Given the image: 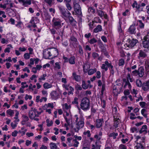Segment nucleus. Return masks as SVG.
I'll list each match as a JSON object with an SVG mask.
<instances>
[{"label": "nucleus", "instance_id": "f257e3e1", "mask_svg": "<svg viewBox=\"0 0 149 149\" xmlns=\"http://www.w3.org/2000/svg\"><path fill=\"white\" fill-rule=\"evenodd\" d=\"M58 55V51L56 48L47 49L43 51V57L46 59L52 58Z\"/></svg>", "mask_w": 149, "mask_h": 149}, {"label": "nucleus", "instance_id": "f03ea898", "mask_svg": "<svg viewBox=\"0 0 149 149\" xmlns=\"http://www.w3.org/2000/svg\"><path fill=\"white\" fill-rule=\"evenodd\" d=\"M81 108L84 111H86L90 108V102L89 99L86 97L82 98L80 103Z\"/></svg>", "mask_w": 149, "mask_h": 149}, {"label": "nucleus", "instance_id": "7ed1b4c3", "mask_svg": "<svg viewBox=\"0 0 149 149\" xmlns=\"http://www.w3.org/2000/svg\"><path fill=\"white\" fill-rule=\"evenodd\" d=\"M40 113H38V111L35 108H32L31 110L29 111V116L31 119L38 121L39 119L37 117H39Z\"/></svg>", "mask_w": 149, "mask_h": 149}, {"label": "nucleus", "instance_id": "20e7f679", "mask_svg": "<svg viewBox=\"0 0 149 149\" xmlns=\"http://www.w3.org/2000/svg\"><path fill=\"white\" fill-rule=\"evenodd\" d=\"M74 117L76 118L75 120L76 126L78 129L77 131L75 130V131L77 132L79 129L82 128L84 126V118L81 115L79 116V118L77 115H75Z\"/></svg>", "mask_w": 149, "mask_h": 149}, {"label": "nucleus", "instance_id": "39448f33", "mask_svg": "<svg viewBox=\"0 0 149 149\" xmlns=\"http://www.w3.org/2000/svg\"><path fill=\"white\" fill-rule=\"evenodd\" d=\"M61 21L59 18L54 17L52 21V26L57 30L62 27Z\"/></svg>", "mask_w": 149, "mask_h": 149}, {"label": "nucleus", "instance_id": "423d86ee", "mask_svg": "<svg viewBox=\"0 0 149 149\" xmlns=\"http://www.w3.org/2000/svg\"><path fill=\"white\" fill-rule=\"evenodd\" d=\"M138 42V40L136 39H133L131 40L130 39H128L127 42L124 44V46L126 48H131L134 47Z\"/></svg>", "mask_w": 149, "mask_h": 149}, {"label": "nucleus", "instance_id": "0eeeda50", "mask_svg": "<svg viewBox=\"0 0 149 149\" xmlns=\"http://www.w3.org/2000/svg\"><path fill=\"white\" fill-rule=\"evenodd\" d=\"M74 10L77 15H80L81 14V7L77 0H74Z\"/></svg>", "mask_w": 149, "mask_h": 149}, {"label": "nucleus", "instance_id": "6e6552de", "mask_svg": "<svg viewBox=\"0 0 149 149\" xmlns=\"http://www.w3.org/2000/svg\"><path fill=\"white\" fill-rule=\"evenodd\" d=\"M61 93L59 92L54 91L51 92L50 95L52 99L56 100L59 97Z\"/></svg>", "mask_w": 149, "mask_h": 149}, {"label": "nucleus", "instance_id": "1a4fd4ad", "mask_svg": "<svg viewBox=\"0 0 149 149\" xmlns=\"http://www.w3.org/2000/svg\"><path fill=\"white\" fill-rule=\"evenodd\" d=\"M112 65L111 62L110 61H108L107 60H106L104 62V63L102 64L101 68L102 69L104 70L105 71L108 70V68H109Z\"/></svg>", "mask_w": 149, "mask_h": 149}, {"label": "nucleus", "instance_id": "9d476101", "mask_svg": "<svg viewBox=\"0 0 149 149\" xmlns=\"http://www.w3.org/2000/svg\"><path fill=\"white\" fill-rule=\"evenodd\" d=\"M133 8H135L136 9V11L139 13L143 11V8L141 6L140 4H138L136 1H134L132 5Z\"/></svg>", "mask_w": 149, "mask_h": 149}, {"label": "nucleus", "instance_id": "9b49d317", "mask_svg": "<svg viewBox=\"0 0 149 149\" xmlns=\"http://www.w3.org/2000/svg\"><path fill=\"white\" fill-rule=\"evenodd\" d=\"M114 118V124L113 126L115 128H117L118 127V125L120 123V120L118 116H116V114H114L113 115Z\"/></svg>", "mask_w": 149, "mask_h": 149}, {"label": "nucleus", "instance_id": "f8f14e48", "mask_svg": "<svg viewBox=\"0 0 149 149\" xmlns=\"http://www.w3.org/2000/svg\"><path fill=\"white\" fill-rule=\"evenodd\" d=\"M138 75L140 77H142L144 75V69L143 67L141 66L137 70Z\"/></svg>", "mask_w": 149, "mask_h": 149}, {"label": "nucleus", "instance_id": "ddd939ff", "mask_svg": "<svg viewBox=\"0 0 149 149\" xmlns=\"http://www.w3.org/2000/svg\"><path fill=\"white\" fill-rule=\"evenodd\" d=\"M142 88L144 91H148L149 90V81L144 82L142 86Z\"/></svg>", "mask_w": 149, "mask_h": 149}, {"label": "nucleus", "instance_id": "4468645a", "mask_svg": "<svg viewBox=\"0 0 149 149\" xmlns=\"http://www.w3.org/2000/svg\"><path fill=\"white\" fill-rule=\"evenodd\" d=\"M135 24H133L128 29L129 32L131 34H134L136 33V28L135 26L136 25Z\"/></svg>", "mask_w": 149, "mask_h": 149}, {"label": "nucleus", "instance_id": "2eb2a0df", "mask_svg": "<svg viewBox=\"0 0 149 149\" xmlns=\"http://www.w3.org/2000/svg\"><path fill=\"white\" fill-rule=\"evenodd\" d=\"M72 77H73V79L75 80L76 81L79 82L81 80V76L77 75L75 72H73L72 73Z\"/></svg>", "mask_w": 149, "mask_h": 149}, {"label": "nucleus", "instance_id": "dca6fc26", "mask_svg": "<svg viewBox=\"0 0 149 149\" xmlns=\"http://www.w3.org/2000/svg\"><path fill=\"white\" fill-rule=\"evenodd\" d=\"M123 81H125L124 87V88L128 87L129 89H131V86L129 81H126L125 79H124Z\"/></svg>", "mask_w": 149, "mask_h": 149}, {"label": "nucleus", "instance_id": "f3484780", "mask_svg": "<svg viewBox=\"0 0 149 149\" xmlns=\"http://www.w3.org/2000/svg\"><path fill=\"white\" fill-rule=\"evenodd\" d=\"M26 84V82H22L21 83L22 86L19 89V92L20 93H24V89L25 88H27L28 87V85H26L25 86H24V84Z\"/></svg>", "mask_w": 149, "mask_h": 149}, {"label": "nucleus", "instance_id": "a211bd4d", "mask_svg": "<svg viewBox=\"0 0 149 149\" xmlns=\"http://www.w3.org/2000/svg\"><path fill=\"white\" fill-rule=\"evenodd\" d=\"M54 103H48L47 104H45L43 107V109L45 108H50L51 109H53L54 108Z\"/></svg>", "mask_w": 149, "mask_h": 149}, {"label": "nucleus", "instance_id": "6ab92c4d", "mask_svg": "<svg viewBox=\"0 0 149 149\" xmlns=\"http://www.w3.org/2000/svg\"><path fill=\"white\" fill-rule=\"evenodd\" d=\"M142 42L143 47L144 48L149 50V41L143 40Z\"/></svg>", "mask_w": 149, "mask_h": 149}, {"label": "nucleus", "instance_id": "aec40b11", "mask_svg": "<svg viewBox=\"0 0 149 149\" xmlns=\"http://www.w3.org/2000/svg\"><path fill=\"white\" fill-rule=\"evenodd\" d=\"M144 22L142 21L141 20H137V24L141 29H143L144 26Z\"/></svg>", "mask_w": 149, "mask_h": 149}, {"label": "nucleus", "instance_id": "412c9836", "mask_svg": "<svg viewBox=\"0 0 149 149\" xmlns=\"http://www.w3.org/2000/svg\"><path fill=\"white\" fill-rule=\"evenodd\" d=\"M58 8L61 14L63 16L65 14V13L66 11L64 7L62 6L59 5L58 6Z\"/></svg>", "mask_w": 149, "mask_h": 149}, {"label": "nucleus", "instance_id": "4be33fe9", "mask_svg": "<svg viewBox=\"0 0 149 149\" xmlns=\"http://www.w3.org/2000/svg\"><path fill=\"white\" fill-rule=\"evenodd\" d=\"M102 30V26L101 25H98L94 29V32L97 33L101 31Z\"/></svg>", "mask_w": 149, "mask_h": 149}, {"label": "nucleus", "instance_id": "5701e85b", "mask_svg": "<svg viewBox=\"0 0 149 149\" xmlns=\"http://www.w3.org/2000/svg\"><path fill=\"white\" fill-rule=\"evenodd\" d=\"M103 120L102 119H99L96 120V127L97 128H100L102 126Z\"/></svg>", "mask_w": 149, "mask_h": 149}, {"label": "nucleus", "instance_id": "b1692460", "mask_svg": "<svg viewBox=\"0 0 149 149\" xmlns=\"http://www.w3.org/2000/svg\"><path fill=\"white\" fill-rule=\"evenodd\" d=\"M147 128V127L146 125H143L140 130L139 131L140 133H144V134L146 133H147V131L146 130Z\"/></svg>", "mask_w": 149, "mask_h": 149}, {"label": "nucleus", "instance_id": "393cba45", "mask_svg": "<svg viewBox=\"0 0 149 149\" xmlns=\"http://www.w3.org/2000/svg\"><path fill=\"white\" fill-rule=\"evenodd\" d=\"M22 118H23V120L22 121V125H24L25 124L26 122L28 121L29 120V118L28 116L25 115H23L22 116Z\"/></svg>", "mask_w": 149, "mask_h": 149}, {"label": "nucleus", "instance_id": "a878e982", "mask_svg": "<svg viewBox=\"0 0 149 149\" xmlns=\"http://www.w3.org/2000/svg\"><path fill=\"white\" fill-rule=\"evenodd\" d=\"M27 131V129H25L24 127H22L21 130L18 132L19 133L21 134L22 136H23L25 134L26 132Z\"/></svg>", "mask_w": 149, "mask_h": 149}, {"label": "nucleus", "instance_id": "bb28decb", "mask_svg": "<svg viewBox=\"0 0 149 149\" xmlns=\"http://www.w3.org/2000/svg\"><path fill=\"white\" fill-rule=\"evenodd\" d=\"M118 133L116 132H112L110 133L109 136L110 138H113V139H115L116 138V136L118 135Z\"/></svg>", "mask_w": 149, "mask_h": 149}, {"label": "nucleus", "instance_id": "cd10ccee", "mask_svg": "<svg viewBox=\"0 0 149 149\" xmlns=\"http://www.w3.org/2000/svg\"><path fill=\"white\" fill-rule=\"evenodd\" d=\"M6 113L7 116H12L15 113L14 111L11 109L7 110Z\"/></svg>", "mask_w": 149, "mask_h": 149}, {"label": "nucleus", "instance_id": "c85d7f7f", "mask_svg": "<svg viewBox=\"0 0 149 149\" xmlns=\"http://www.w3.org/2000/svg\"><path fill=\"white\" fill-rule=\"evenodd\" d=\"M68 125L72 124V116L69 117H65L64 118Z\"/></svg>", "mask_w": 149, "mask_h": 149}, {"label": "nucleus", "instance_id": "c756f323", "mask_svg": "<svg viewBox=\"0 0 149 149\" xmlns=\"http://www.w3.org/2000/svg\"><path fill=\"white\" fill-rule=\"evenodd\" d=\"M50 147L51 149H59L57 147L56 144L54 143H51L49 144Z\"/></svg>", "mask_w": 149, "mask_h": 149}, {"label": "nucleus", "instance_id": "7c9ffc66", "mask_svg": "<svg viewBox=\"0 0 149 149\" xmlns=\"http://www.w3.org/2000/svg\"><path fill=\"white\" fill-rule=\"evenodd\" d=\"M47 76L46 74H44L42 75L41 76L38 78V81L41 82L42 81H45V77Z\"/></svg>", "mask_w": 149, "mask_h": 149}, {"label": "nucleus", "instance_id": "2f4dec72", "mask_svg": "<svg viewBox=\"0 0 149 149\" xmlns=\"http://www.w3.org/2000/svg\"><path fill=\"white\" fill-rule=\"evenodd\" d=\"M96 71L97 70L96 68L90 69L88 71V74L89 75H91L95 73Z\"/></svg>", "mask_w": 149, "mask_h": 149}, {"label": "nucleus", "instance_id": "473e14b6", "mask_svg": "<svg viewBox=\"0 0 149 149\" xmlns=\"http://www.w3.org/2000/svg\"><path fill=\"white\" fill-rule=\"evenodd\" d=\"M43 87L45 89H48L52 87V85L47 83H45L43 85Z\"/></svg>", "mask_w": 149, "mask_h": 149}, {"label": "nucleus", "instance_id": "72a5a7b5", "mask_svg": "<svg viewBox=\"0 0 149 149\" xmlns=\"http://www.w3.org/2000/svg\"><path fill=\"white\" fill-rule=\"evenodd\" d=\"M75 58L74 56H72L69 58V62L70 64H74L75 63Z\"/></svg>", "mask_w": 149, "mask_h": 149}, {"label": "nucleus", "instance_id": "f704fd0d", "mask_svg": "<svg viewBox=\"0 0 149 149\" xmlns=\"http://www.w3.org/2000/svg\"><path fill=\"white\" fill-rule=\"evenodd\" d=\"M69 19L71 24L72 23L73 26H74L76 25V22L72 17H69Z\"/></svg>", "mask_w": 149, "mask_h": 149}, {"label": "nucleus", "instance_id": "c9c22d12", "mask_svg": "<svg viewBox=\"0 0 149 149\" xmlns=\"http://www.w3.org/2000/svg\"><path fill=\"white\" fill-rule=\"evenodd\" d=\"M70 108V105H68V104L66 103L64 104L63 105V108L64 110L65 109H69Z\"/></svg>", "mask_w": 149, "mask_h": 149}, {"label": "nucleus", "instance_id": "e433bc0d", "mask_svg": "<svg viewBox=\"0 0 149 149\" xmlns=\"http://www.w3.org/2000/svg\"><path fill=\"white\" fill-rule=\"evenodd\" d=\"M97 13L98 15L101 18H102L104 15V13L101 10H97Z\"/></svg>", "mask_w": 149, "mask_h": 149}, {"label": "nucleus", "instance_id": "4c0bfd02", "mask_svg": "<svg viewBox=\"0 0 149 149\" xmlns=\"http://www.w3.org/2000/svg\"><path fill=\"white\" fill-rule=\"evenodd\" d=\"M139 57H143V58H144L145 57L146 55L145 53L142 51H140L139 54Z\"/></svg>", "mask_w": 149, "mask_h": 149}, {"label": "nucleus", "instance_id": "58836bf2", "mask_svg": "<svg viewBox=\"0 0 149 149\" xmlns=\"http://www.w3.org/2000/svg\"><path fill=\"white\" fill-rule=\"evenodd\" d=\"M145 68L146 71L149 70V59L146 60L145 61Z\"/></svg>", "mask_w": 149, "mask_h": 149}, {"label": "nucleus", "instance_id": "ea45409f", "mask_svg": "<svg viewBox=\"0 0 149 149\" xmlns=\"http://www.w3.org/2000/svg\"><path fill=\"white\" fill-rule=\"evenodd\" d=\"M88 42L91 44H93L97 42V40L95 38H93L89 40L88 41Z\"/></svg>", "mask_w": 149, "mask_h": 149}, {"label": "nucleus", "instance_id": "a19ab883", "mask_svg": "<svg viewBox=\"0 0 149 149\" xmlns=\"http://www.w3.org/2000/svg\"><path fill=\"white\" fill-rule=\"evenodd\" d=\"M146 111L145 109H142L141 111V113L142 115L145 118H147V117L148 114L146 113Z\"/></svg>", "mask_w": 149, "mask_h": 149}, {"label": "nucleus", "instance_id": "79ce46f5", "mask_svg": "<svg viewBox=\"0 0 149 149\" xmlns=\"http://www.w3.org/2000/svg\"><path fill=\"white\" fill-rule=\"evenodd\" d=\"M82 88L84 89H86L88 87V85L86 84L84 81H82Z\"/></svg>", "mask_w": 149, "mask_h": 149}, {"label": "nucleus", "instance_id": "37998d69", "mask_svg": "<svg viewBox=\"0 0 149 149\" xmlns=\"http://www.w3.org/2000/svg\"><path fill=\"white\" fill-rule=\"evenodd\" d=\"M46 123H47V126L48 127L51 126L53 123V121L52 120L50 121L49 119H47Z\"/></svg>", "mask_w": 149, "mask_h": 149}, {"label": "nucleus", "instance_id": "c03bdc74", "mask_svg": "<svg viewBox=\"0 0 149 149\" xmlns=\"http://www.w3.org/2000/svg\"><path fill=\"white\" fill-rule=\"evenodd\" d=\"M137 86L139 87H141L142 86V83L141 80L137 79L136 81Z\"/></svg>", "mask_w": 149, "mask_h": 149}, {"label": "nucleus", "instance_id": "a18cd8bd", "mask_svg": "<svg viewBox=\"0 0 149 149\" xmlns=\"http://www.w3.org/2000/svg\"><path fill=\"white\" fill-rule=\"evenodd\" d=\"M16 111V112L15 113V117L14 118L15 119V120L14 121L15 122H18L19 121V120L18 118V116L19 114V113L17 111Z\"/></svg>", "mask_w": 149, "mask_h": 149}, {"label": "nucleus", "instance_id": "49530a36", "mask_svg": "<svg viewBox=\"0 0 149 149\" xmlns=\"http://www.w3.org/2000/svg\"><path fill=\"white\" fill-rule=\"evenodd\" d=\"M90 132L89 130H87L86 131H84L83 133V134L85 136H87V137H89L91 136Z\"/></svg>", "mask_w": 149, "mask_h": 149}, {"label": "nucleus", "instance_id": "de8ad7c7", "mask_svg": "<svg viewBox=\"0 0 149 149\" xmlns=\"http://www.w3.org/2000/svg\"><path fill=\"white\" fill-rule=\"evenodd\" d=\"M109 68L110 72L111 74L112 75H113L115 72L114 70V68L113 65H111Z\"/></svg>", "mask_w": 149, "mask_h": 149}, {"label": "nucleus", "instance_id": "09e8293b", "mask_svg": "<svg viewBox=\"0 0 149 149\" xmlns=\"http://www.w3.org/2000/svg\"><path fill=\"white\" fill-rule=\"evenodd\" d=\"M30 55H31V54H30L29 53H25L24 56V58L26 59H29L30 57Z\"/></svg>", "mask_w": 149, "mask_h": 149}, {"label": "nucleus", "instance_id": "8fccbe9b", "mask_svg": "<svg viewBox=\"0 0 149 149\" xmlns=\"http://www.w3.org/2000/svg\"><path fill=\"white\" fill-rule=\"evenodd\" d=\"M79 103L78 99L77 97H75L74 99V101L72 102V103L74 104L78 105Z\"/></svg>", "mask_w": 149, "mask_h": 149}, {"label": "nucleus", "instance_id": "3c124183", "mask_svg": "<svg viewBox=\"0 0 149 149\" xmlns=\"http://www.w3.org/2000/svg\"><path fill=\"white\" fill-rule=\"evenodd\" d=\"M131 74L134 76H136L138 75L137 70H135L131 72Z\"/></svg>", "mask_w": 149, "mask_h": 149}, {"label": "nucleus", "instance_id": "603ef678", "mask_svg": "<svg viewBox=\"0 0 149 149\" xmlns=\"http://www.w3.org/2000/svg\"><path fill=\"white\" fill-rule=\"evenodd\" d=\"M94 21L96 23H101V20L99 17H95L94 18Z\"/></svg>", "mask_w": 149, "mask_h": 149}, {"label": "nucleus", "instance_id": "864d4df0", "mask_svg": "<svg viewBox=\"0 0 149 149\" xmlns=\"http://www.w3.org/2000/svg\"><path fill=\"white\" fill-rule=\"evenodd\" d=\"M125 63V61L123 59L119 60L118 65L119 66L123 65Z\"/></svg>", "mask_w": 149, "mask_h": 149}, {"label": "nucleus", "instance_id": "5fc2aeb1", "mask_svg": "<svg viewBox=\"0 0 149 149\" xmlns=\"http://www.w3.org/2000/svg\"><path fill=\"white\" fill-rule=\"evenodd\" d=\"M31 3V0H26L24 1L23 6H26V4L30 5Z\"/></svg>", "mask_w": 149, "mask_h": 149}, {"label": "nucleus", "instance_id": "6e6d98bb", "mask_svg": "<svg viewBox=\"0 0 149 149\" xmlns=\"http://www.w3.org/2000/svg\"><path fill=\"white\" fill-rule=\"evenodd\" d=\"M143 40L149 41V33H148L143 38Z\"/></svg>", "mask_w": 149, "mask_h": 149}, {"label": "nucleus", "instance_id": "4d7b16f0", "mask_svg": "<svg viewBox=\"0 0 149 149\" xmlns=\"http://www.w3.org/2000/svg\"><path fill=\"white\" fill-rule=\"evenodd\" d=\"M73 142H74V146L76 147L78 146V145L79 144V142L76 140V139H74L73 140Z\"/></svg>", "mask_w": 149, "mask_h": 149}, {"label": "nucleus", "instance_id": "13d9d810", "mask_svg": "<svg viewBox=\"0 0 149 149\" xmlns=\"http://www.w3.org/2000/svg\"><path fill=\"white\" fill-rule=\"evenodd\" d=\"M130 118L131 120H134L136 118V117H135V115L134 114L132 113H130Z\"/></svg>", "mask_w": 149, "mask_h": 149}, {"label": "nucleus", "instance_id": "bf43d9fd", "mask_svg": "<svg viewBox=\"0 0 149 149\" xmlns=\"http://www.w3.org/2000/svg\"><path fill=\"white\" fill-rule=\"evenodd\" d=\"M70 40L71 41L70 43H71V42H74L76 43L77 42V39L75 38L74 37H71L70 38Z\"/></svg>", "mask_w": 149, "mask_h": 149}, {"label": "nucleus", "instance_id": "052dcab7", "mask_svg": "<svg viewBox=\"0 0 149 149\" xmlns=\"http://www.w3.org/2000/svg\"><path fill=\"white\" fill-rule=\"evenodd\" d=\"M135 149H143V147L141 144L139 143L137 145Z\"/></svg>", "mask_w": 149, "mask_h": 149}, {"label": "nucleus", "instance_id": "680f3d73", "mask_svg": "<svg viewBox=\"0 0 149 149\" xmlns=\"http://www.w3.org/2000/svg\"><path fill=\"white\" fill-rule=\"evenodd\" d=\"M105 90V86L104 84H103L102 86V88L101 91V95H102L103 94L104 91Z\"/></svg>", "mask_w": 149, "mask_h": 149}, {"label": "nucleus", "instance_id": "e2e57ef3", "mask_svg": "<svg viewBox=\"0 0 149 149\" xmlns=\"http://www.w3.org/2000/svg\"><path fill=\"white\" fill-rule=\"evenodd\" d=\"M66 113V116L63 115V116L64 117V118H65V117H70L72 116L71 113L69 111V112H68L67 111L65 112Z\"/></svg>", "mask_w": 149, "mask_h": 149}, {"label": "nucleus", "instance_id": "0e129e2a", "mask_svg": "<svg viewBox=\"0 0 149 149\" xmlns=\"http://www.w3.org/2000/svg\"><path fill=\"white\" fill-rule=\"evenodd\" d=\"M127 146L123 144L120 145L119 147V149H127Z\"/></svg>", "mask_w": 149, "mask_h": 149}, {"label": "nucleus", "instance_id": "69168bd1", "mask_svg": "<svg viewBox=\"0 0 149 149\" xmlns=\"http://www.w3.org/2000/svg\"><path fill=\"white\" fill-rule=\"evenodd\" d=\"M113 93L115 95H117L118 93V90L116 88H114L113 91Z\"/></svg>", "mask_w": 149, "mask_h": 149}, {"label": "nucleus", "instance_id": "338daca9", "mask_svg": "<svg viewBox=\"0 0 149 149\" xmlns=\"http://www.w3.org/2000/svg\"><path fill=\"white\" fill-rule=\"evenodd\" d=\"M96 77L98 79H99L101 77V73L99 71L96 72Z\"/></svg>", "mask_w": 149, "mask_h": 149}, {"label": "nucleus", "instance_id": "774afa93", "mask_svg": "<svg viewBox=\"0 0 149 149\" xmlns=\"http://www.w3.org/2000/svg\"><path fill=\"white\" fill-rule=\"evenodd\" d=\"M65 4L67 9L69 10H70L72 8L70 5L69 3H66Z\"/></svg>", "mask_w": 149, "mask_h": 149}]
</instances>
